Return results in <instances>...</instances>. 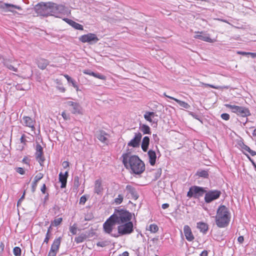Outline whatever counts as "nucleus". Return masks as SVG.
<instances>
[{
	"label": "nucleus",
	"mask_w": 256,
	"mask_h": 256,
	"mask_svg": "<svg viewBox=\"0 0 256 256\" xmlns=\"http://www.w3.org/2000/svg\"><path fill=\"white\" fill-rule=\"evenodd\" d=\"M244 238L243 236H240L238 238V241L240 243L242 244L244 242Z\"/></svg>",
	"instance_id": "54"
},
{
	"label": "nucleus",
	"mask_w": 256,
	"mask_h": 256,
	"mask_svg": "<svg viewBox=\"0 0 256 256\" xmlns=\"http://www.w3.org/2000/svg\"><path fill=\"white\" fill-rule=\"evenodd\" d=\"M148 154L150 164L154 166L156 164V152L154 150H150L148 152Z\"/></svg>",
	"instance_id": "22"
},
{
	"label": "nucleus",
	"mask_w": 256,
	"mask_h": 256,
	"mask_svg": "<svg viewBox=\"0 0 256 256\" xmlns=\"http://www.w3.org/2000/svg\"><path fill=\"white\" fill-rule=\"evenodd\" d=\"M43 176L44 175L42 173H38L35 176L32 186V192H34L36 191L38 182L43 178Z\"/></svg>",
	"instance_id": "25"
},
{
	"label": "nucleus",
	"mask_w": 256,
	"mask_h": 256,
	"mask_svg": "<svg viewBox=\"0 0 256 256\" xmlns=\"http://www.w3.org/2000/svg\"><path fill=\"white\" fill-rule=\"evenodd\" d=\"M25 194H26V192L24 190V193H23V194H22V196L19 198V200L18 201V202H17V206H20L22 202V200L24 198Z\"/></svg>",
	"instance_id": "44"
},
{
	"label": "nucleus",
	"mask_w": 256,
	"mask_h": 256,
	"mask_svg": "<svg viewBox=\"0 0 256 256\" xmlns=\"http://www.w3.org/2000/svg\"><path fill=\"white\" fill-rule=\"evenodd\" d=\"M168 207H169V204H167V203L164 204L162 206V208L163 209H166V208H168Z\"/></svg>",
	"instance_id": "62"
},
{
	"label": "nucleus",
	"mask_w": 256,
	"mask_h": 256,
	"mask_svg": "<svg viewBox=\"0 0 256 256\" xmlns=\"http://www.w3.org/2000/svg\"><path fill=\"white\" fill-rule=\"evenodd\" d=\"M41 192H42V194H45L46 193V186L45 184H44L42 186V187L41 189Z\"/></svg>",
	"instance_id": "58"
},
{
	"label": "nucleus",
	"mask_w": 256,
	"mask_h": 256,
	"mask_svg": "<svg viewBox=\"0 0 256 256\" xmlns=\"http://www.w3.org/2000/svg\"><path fill=\"white\" fill-rule=\"evenodd\" d=\"M247 158H248V160L252 162V165L254 166V170L256 169V164L254 162V160L250 158V157L248 155H246Z\"/></svg>",
	"instance_id": "53"
},
{
	"label": "nucleus",
	"mask_w": 256,
	"mask_h": 256,
	"mask_svg": "<svg viewBox=\"0 0 256 256\" xmlns=\"http://www.w3.org/2000/svg\"><path fill=\"white\" fill-rule=\"evenodd\" d=\"M150 144V138L148 136H145L142 140L141 148L144 152H146L148 150Z\"/></svg>",
	"instance_id": "29"
},
{
	"label": "nucleus",
	"mask_w": 256,
	"mask_h": 256,
	"mask_svg": "<svg viewBox=\"0 0 256 256\" xmlns=\"http://www.w3.org/2000/svg\"><path fill=\"white\" fill-rule=\"evenodd\" d=\"M23 122H22V124L26 126L32 128H34V122L32 120V118L29 116H24L22 118Z\"/></svg>",
	"instance_id": "23"
},
{
	"label": "nucleus",
	"mask_w": 256,
	"mask_h": 256,
	"mask_svg": "<svg viewBox=\"0 0 256 256\" xmlns=\"http://www.w3.org/2000/svg\"><path fill=\"white\" fill-rule=\"evenodd\" d=\"M118 256H129V253L126 251L123 252L122 254H120Z\"/></svg>",
	"instance_id": "61"
},
{
	"label": "nucleus",
	"mask_w": 256,
	"mask_h": 256,
	"mask_svg": "<svg viewBox=\"0 0 256 256\" xmlns=\"http://www.w3.org/2000/svg\"><path fill=\"white\" fill-rule=\"evenodd\" d=\"M57 252H52L50 250L48 256H56Z\"/></svg>",
	"instance_id": "59"
},
{
	"label": "nucleus",
	"mask_w": 256,
	"mask_h": 256,
	"mask_svg": "<svg viewBox=\"0 0 256 256\" xmlns=\"http://www.w3.org/2000/svg\"><path fill=\"white\" fill-rule=\"evenodd\" d=\"M208 252L206 250H203L200 254V256H208Z\"/></svg>",
	"instance_id": "56"
},
{
	"label": "nucleus",
	"mask_w": 256,
	"mask_h": 256,
	"mask_svg": "<svg viewBox=\"0 0 256 256\" xmlns=\"http://www.w3.org/2000/svg\"><path fill=\"white\" fill-rule=\"evenodd\" d=\"M21 252V249L18 246L14 248L13 252L15 256H20Z\"/></svg>",
	"instance_id": "38"
},
{
	"label": "nucleus",
	"mask_w": 256,
	"mask_h": 256,
	"mask_svg": "<svg viewBox=\"0 0 256 256\" xmlns=\"http://www.w3.org/2000/svg\"><path fill=\"white\" fill-rule=\"evenodd\" d=\"M196 33L197 34L195 35V36H194V38L208 42H214V40H212L210 38V35L208 34H206L202 32H198Z\"/></svg>",
	"instance_id": "15"
},
{
	"label": "nucleus",
	"mask_w": 256,
	"mask_h": 256,
	"mask_svg": "<svg viewBox=\"0 0 256 256\" xmlns=\"http://www.w3.org/2000/svg\"><path fill=\"white\" fill-rule=\"evenodd\" d=\"M197 228L200 230V232H202L204 234H206L208 228V225L204 222H198Z\"/></svg>",
	"instance_id": "30"
},
{
	"label": "nucleus",
	"mask_w": 256,
	"mask_h": 256,
	"mask_svg": "<svg viewBox=\"0 0 256 256\" xmlns=\"http://www.w3.org/2000/svg\"><path fill=\"white\" fill-rule=\"evenodd\" d=\"M86 238V236L85 234H82L80 236L76 237L74 240L77 244H80Z\"/></svg>",
	"instance_id": "35"
},
{
	"label": "nucleus",
	"mask_w": 256,
	"mask_h": 256,
	"mask_svg": "<svg viewBox=\"0 0 256 256\" xmlns=\"http://www.w3.org/2000/svg\"><path fill=\"white\" fill-rule=\"evenodd\" d=\"M170 99L176 101L181 107L186 109L189 108L190 107V106L188 103L184 101H182L174 98H170Z\"/></svg>",
	"instance_id": "33"
},
{
	"label": "nucleus",
	"mask_w": 256,
	"mask_h": 256,
	"mask_svg": "<svg viewBox=\"0 0 256 256\" xmlns=\"http://www.w3.org/2000/svg\"><path fill=\"white\" fill-rule=\"evenodd\" d=\"M64 77L67 80L68 82L71 83L72 86L76 89V90H78V86L76 84V82L72 79L70 76L66 74L64 75Z\"/></svg>",
	"instance_id": "32"
},
{
	"label": "nucleus",
	"mask_w": 256,
	"mask_h": 256,
	"mask_svg": "<svg viewBox=\"0 0 256 256\" xmlns=\"http://www.w3.org/2000/svg\"><path fill=\"white\" fill-rule=\"evenodd\" d=\"M62 116L64 120H68L70 119V116L66 114L64 112H63L62 114Z\"/></svg>",
	"instance_id": "51"
},
{
	"label": "nucleus",
	"mask_w": 256,
	"mask_h": 256,
	"mask_svg": "<svg viewBox=\"0 0 256 256\" xmlns=\"http://www.w3.org/2000/svg\"><path fill=\"white\" fill-rule=\"evenodd\" d=\"M195 176H198V178H208L209 176V172L208 170L199 169L196 173Z\"/></svg>",
	"instance_id": "27"
},
{
	"label": "nucleus",
	"mask_w": 256,
	"mask_h": 256,
	"mask_svg": "<svg viewBox=\"0 0 256 256\" xmlns=\"http://www.w3.org/2000/svg\"><path fill=\"white\" fill-rule=\"evenodd\" d=\"M74 186L78 188L80 186V178L78 176H76L74 178Z\"/></svg>",
	"instance_id": "42"
},
{
	"label": "nucleus",
	"mask_w": 256,
	"mask_h": 256,
	"mask_svg": "<svg viewBox=\"0 0 256 256\" xmlns=\"http://www.w3.org/2000/svg\"><path fill=\"white\" fill-rule=\"evenodd\" d=\"M62 166L64 168H66L69 166V163L67 161H64L62 162Z\"/></svg>",
	"instance_id": "55"
},
{
	"label": "nucleus",
	"mask_w": 256,
	"mask_h": 256,
	"mask_svg": "<svg viewBox=\"0 0 256 256\" xmlns=\"http://www.w3.org/2000/svg\"><path fill=\"white\" fill-rule=\"evenodd\" d=\"M119 224L117 228H115L116 226H112L110 227V230L107 226L104 227V231L106 234L116 238L121 236L130 234L134 232V224L130 221Z\"/></svg>",
	"instance_id": "3"
},
{
	"label": "nucleus",
	"mask_w": 256,
	"mask_h": 256,
	"mask_svg": "<svg viewBox=\"0 0 256 256\" xmlns=\"http://www.w3.org/2000/svg\"><path fill=\"white\" fill-rule=\"evenodd\" d=\"M36 152L35 153V155L36 159L40 166H42V163L45 160V158L43 156V148L40 144H36Z\"/></svg>",
	"instance_id": "11"
},
{
	"label": "nucleus",
	"mask_w": 256,
	"mask_h": 256,
	"mask_svg": "<svg viewBox=\"0 0 256 256\" xmlns=\"http://www.w3.org/2000/svg\"><path fill=\"white\" fill-rule=\"evenodd\" d=\"M155 116H157V115L153 112H146L144 115V119L146 120L152 122V126H153L154 127H156L157 126L158 122V120L154 118Z\"/></svg>",
	"instance_id": "12"
},
{
	"label": "nucleus",
	"mask_w": 256,
	"mask_h": 256,
	"mask_svg": "<svg viewBox=\"0 0 256 256\" xmlns=\"http://www.w3.org/2000/svg\"><path fill=\"white\" fill-rule=\"evenodd\" d=\"M248 55H250L252 58H254L256 56V53L248 52Z\"/></svg>",
	"instance_id": "63"
},
{
	"label": "nucleus",
	"mask_w": 256,
	"mask_h": 256,
	"mask_svg": "<svg viewBox=\"0 0 256 256\" xmlns=\"http://www.w3.org/2000/svg\"><path fill=\"white\" fill-rule=\"evenodd\" d=\"M149 230L152 232H156L158 230V228L156 224H151L149 226Z\"/></svg>",
	"instance_id": "37"
},
{
	"label": "nucleus",
	"mask_w": 256,
	"mask_h": 256,
	"mask_svg": "<svg viewBox=\"0 0 256 256\" xmlns=\"http://www.w3.org/2000/svg\"><path fill=\"white\" fill-rule=\"evenodd\" d=\"M50 234H46L45 238L44 241V243L48 244L50 238Z\"/></svg>",
	"instance_id": "50"
},
{
	"label": "nucleus",
	"mask_w": 256,
	"mask_h": 256,
	"mask_svg": "<svg viewBox=\"0 0 256 256\" xmlns=\"http://www.w3.org/2000/svg\"><path fill=\"white\" fill-rule=\"evenodd\" d=\"M63 20L64 22H66V23L69 24L70 25V24H71L72 22L73 21L72 20L68 19V18H64L63 19Z\"/></svg>",
	"instance_id": "60"
},
{
	"label": "nucleus",
	"mask_w": 256,
	"mask_h": 256,
	"mask_svg": "<svg viewBox=\"0 0 256 256\" xmlns=\"http://www.w3.org/2000/svg\"><path fill=\"white\" fill-rule=\"evenodd\" d=\"M68 106L70 107V110L72 114H79L81 113L82 108L79 104L72 101H68L66 102Z\"/></svg>",
	"instance_id": "13"
},
{
	"label": "nucleus",
	"mask_w": 256,
	"mask_h": 256,
	"mask_svg": "<svg viewBox=\"0 0 256 256\" xmlns=\"http://www.w3.org/2000/svg\"><path fill=\"white\" fill-rule=\"evenodd\" d=\"M84 74L92 76L96 78H98L100 80H104L106 78V76L98 72H93L90 71V70H86L84 72Z\"/></svg>",
	"instance_id": "28"
},
{
	"label": "nucleus",
	"mask_w": 256,
	"mask_h": 256,
	"mask_svg": "<svg viewBox=\"0 0 256 256\" xmlns=\"http://www.w3.org/2000/svg\"><path fill=\"white\" fill-rule=\"evenodd\" d=\"M126 190L128 194H130L131 196L134 200H137L139 196L136 189L130 185H127L126 187Z\"/></svg>",
	"instance_id": "19"
},
{
	"label": "nucleus",
	"mask_w": 256,
	"mask_h": 256,
	"mask_svg": "<svg viewBox=\"0 0 256 256\" xmlns=\"http://www.w3.org/2000/svg\"><path fill=\"white\" fill-rule=\"evenodd\" d=\"M122 158L125 168L131 170L132 173L140 174L144 171L145 164L138 156L126 152L122 154Z\"/></svg>",
	"instance_id": "1"
},
{
	"label": "nucleus",
	"mask_w": 256,
	"mask_h": 256,
	"mask_svg": "<svg viewBox=\"0 0 256 256\" xmlns=\"http://www.w3.org/2000/svg\"><path fill=\"white\" fill-rule=\"evenodd\" d=\"M132 218V214L126 210L116 209L114 213L104 223L103 228L107 226L110 230V227L116 224H122L130 221Z\"/></svg>",
	"instance_id": "2"
},
{
	"label": "nucleus",
	"mask_w": 256,
	"mask_h": 256,
	"mask_svg": "<svg viewBox=\"0 0 256 256\" xmlns=\"http://www.w3.org/2000/svg\"><path fill=\"white\" fill-rule=\"evenodd\" d=\"M240 146L242 151L245 155H248L246 153V152H248L252 156H254L256 155V152L252 150L248 146H246L244 143L242 142V144H240Z\"/></svg>",
	"instance_id": "21"
},
{
	"label": "nucleus",
	"mask_w": 256,
	"mask_h": 256,
	"mask_svg": "<svg viewBox=\"0 0 256 256\" xmlns=\"http://www.w3.org/2000/svg\"><path fill=\"white\" fill-rule=\"evenodd\" d=\"M78 39L83 43L88 42L90 44H95L99 40L96 35L93 33L82 35Z\"/></svg>",
	"instance_id": "10"
},
{
	"label": "nucleus",
	"mask_w": 256,
	"mask_h": 256,
	"mask_svg": "<svg viewBox=\"0 0 256 256\" xmlns=\"http://www.w3.org/2000/svg\"><path fill=\"white\" fill-rule=\"evenodd\" d=\"M152 136H153L154 139L155 141H156L157 140H159L156 134H153Z\"/></svg>",
	"instance_id": "64"
},
{
	"label": "nucleus",
	"mask_w": 256,
	"mask_h": 256,
	"mask_svg": "<svg viewBox=\"0 0 256 256\" xmlns=\"http://www.w3.org/2000/svg\"><path fill=\"white\" fill-rule=\"evenodd\" d=\"M123 200V196L121 194H118V198H116L114 200V202L117 204H120Z\"/></svg>",
	"instance_id": "41"
},
{
	"label": "nucleus",
	"mask_w": 256,
	"mask_h": 256,
	"mask_svg": "<svg viewBox=\"0 0 256 256\" xmlns=\"http://www.w3.org/2000/svg\"><path fill=\"white\" fill-rule=\"evenodd\" d=\"M61 240V237H58V238L54 239L52 244L51 246L50 250L52 252H58L60 247Z\"/></svg>",
	"instance_id": "20"
},
{
	"label": "nucleus",
	"mask_w": 256,
	"mask_h": 256,
	"mask_svg": "<svg viewBox=\"0 0 256 256\" xmlns=\"http://www.w3.org/2000/svg\"><path fill=\"white\" fill-rule=\"evenodd\" d=\"M139 128L144 134L151 133L150 126L146 124H140Z\"/></svg>",
	"instance_id": "31"
},
{
	"label": "nucleus",
	"mask_w": 256,
	"mask_h": 256,
	"mask_svg": "<svg viewBox=\"0 0 256 256\" xmlns=\"http://www.w3.org/2000/svg\"><path fill=\"white\" fill-rule=\"evenodd\" d=\"M162 174V169L160 168L157 170L156 172V178H159Z\"/></svg>",
	"instance_id": "52"
},
{
	"label": "nucleus",
	"mask_w": 256,
	"mask_h": 256,
	"mask_svg": "<svg viewBox=\"0 0 256 256\" xmlns=\"http://www.w3.org/2000/svg\"><path fill=\"white\" fill-rule=\"evenodd\" d=\"M97 246L100 247H104L106 246V242L104 241L98 242L96 244Z\"/></svg>",
	"instance_id": "48"
},
{
	"label": "nucleus",
	"mask_w": 256,
	"mask_h": 256,
	"mask_svg": "<svg viewBox=\"0 0 256 256\" xmlns=\"http://www.w3.org/2000/svg\"><path fill=\"white\" fill-rule=\"evenodd\" d=\"M5 6L6 8H13L18 9V10H22L21 7H20V6H16V5H14L12 4H5Z\"/></svg>",
	"instance_id": "43"
},
{
	"label": "nucleus",
	"mask_w": 256,
	"mask_h": 256,
	"mask_svg": "<svg viewBox=\"0 0 256 256\" xmlns=\"http://www.w3.org/2000/svg\"><path fill=\"white\" fill-rule=\"evenodd\" d=\"M86 201V198L85 196H81L80 200V204H84Z\"/></svg>",
	"instance_id": "46"
},
{
	"label": "nucleus",
	"mask_w": 256,
	"mask_h": 256,
	"mask_svg": "<svg viewBox=\"0 0 256 256\" xmlns=\"http://www.w3.org/2000/svg\"><path fill=\"white\" fill-rule=\"evenodd\" d=\"M222 192L219 190H210L208 192L206 191L204 196V201L206 203L208 204L218 199Z\"/></svg>",
	"instance_id": "9"
},
{
	"label": "nucleus",
	"mask_w": 256,
	"mask_h": 256,
	"mask_svg": "<svg viewBox=\"0 0 256 256\" xmlns=\"http://www.w3.org/2000/svg\"><path fill=\"white\" fill-rule=\"evenodd\" d=\"M142 138V134L140 132L135 134L134 138L128 142V146L132 148H138Z\"/></svg>",
	"instance_id": "14"
},
{
	"label": "nucleus",
	"mask_w": 256,
	"mask_h": 256,
	"mask_svg": "<svg viewBox=\"0 0 256 256\" xmlns=\"http://www.w3.org/2000/svg\"><path fill=\"white\" fill-rule=\"evenodd\" d=\"M22 162L24 164H29V161L30 160H28V158H27V157H24V158L22 159Z\"/></svg>",
	"instance_id": "57"
},
{
	"label": "nucleus",
	"mask_w": 256,
	"mask_h": 256,
	"mask_svg": "<svg viewBox=\"0 0 256 256\" xmlns=\"http://www.w3.org/2000/svg\"><path fill=\"white\" fill-rule=\"evenodd\" d=\"M220 116L223 120H228L230 118V115L226 113L222 114Z\"/></svg>",
	"instance_id": "45"
},
{
	"label": "nucleus",
	"mask_w": 256,
	"mask_h": 256,
	"mask_svg": "<svg viewBox=\"0 0 256 256\" xmlns=\"http://www.w3.org/2000/svg\"><path fill=\"white\" fill-rule=\"evenodd\" d=\"M206 192V190L204 188L194 186L190 188L186 196L189 198H198L202 196Z\"/></svg>",
	"instance_id": "6"
},
{
	"label": "nucleus",
	"mask_w": 256,
	"mask_h": 256,
	"mask_svg": "<svg viewBox=\"0 0 256 256\" xmlns=\"http://www.w3.org/2000/svg\"><path fill=\"white\" fill-rule=\"evenodd\" d=\"M50 2L40 3L34 6L36 13L40 16L47 17L50 16Z\"/></svg>",
	"instance_id": "8"
},
{
	"label": "nucleus",
	"mask_w": 256,
	"mask_h": 256,
	"mask_svg": "<svg viewBox=\"0 0 256 256\" xmlns=\"http://www.w3.org/2000/svg\"><path fill=\"white\" fill-rule=\"evenodd\" d=\"M62 220V218H55L53 221L51 222V226H57L60 224Z\"/></svg>",
	"instance_id": "36"
},
{
	"label": "nucleus",
	"mask_w": 256,
	"mask_h": 256,
	"mask_svg": "<svg viewBox=\"0 0 256 256\" xmlns=\"http://www.w3.org/2000/svg\"><path fill=\"white\" fill-rule=\"evenodd\" d=\"M70 231L72 234H76L77 232V227L76 224L70 227Z\"/></svg>",
	"instance_id": "40"
},
{
	"label": "nucleus",
	"mask_w": 256,
	"mask_h": 256,
	"mask_svg": "<svg viewBox=\"0 0 256 256\" xmlns=\"http://www.w3.org/2000/svg\"><path fill=\"white\" fill-rule=\"evenodd\" d=\"M50 62L46 59L40 58L37 60L38 67L41 70H44L49 64Z\"/></svg>",
	"instance_id": "26"
},
{
	"label": "nucleus",
	"mask_w": 256,
	"mask_h": 256,
	"mask_svg": "<svg viewBox=\"0 0 256 256\" xmlns=\"http://www.w3.org/2000/svg\"><path fill=\"white\" fill-rule=\"evenodd\" d=\"M108 134L104 130H100L96 134L97 138L104 143H106L108 142Z\"/></svg>",
	"instance_id": "24"
},
{
	"label": "nucleus",
	"mask_w": 256,
	"mask_h": 256,
	"mask_svg": "<svg viewBox=\"0 0 256 256\" xmlns=\"http://www.w3.org/2000/svg\"><path fill=\"white\" fill-rule=\"evenodd\" d=\"M225 106L226 108H230L232 112L236 113L238 116H241L242 117L246 118L251 114L248 108L246 107L232 105L230 104H226Z\"/></svg>",
	"instance_id": "7"
},
{
	"label": "nucleus",
	"mask_w": 256,
	"mask_h": 256,
	"mask_svg": "<svg viewBox=\"0 0 256 256\" xmlns=\"http://www.w3.org/2000/svg\"><path fill=\"white\" fill-rule=\"evenodd\" d=\"M70 26H71L72 28H74L76 30H84V27L82 24L77 23L74 20L72 22L71 24H70Z\"/></svg>",
	"instance_id": "34"
},
{
	"label": "nucleus",
	"mask_w": 256,
	"mask_h": 256,
	"mask_svg": "<svg viewBox=\"0 0 256 256\" xmlns=\"http://www.w3.org/2000/svg\"><path fill=\"white\" fill-rule=\"evenodd\" d=\"M50 16L62 18L68 13V8L64 5L50 2Z\"/></svg>",
	"instance_id": "5"
},
{
	"label": "nucleus",
	"mask_w": 256,
	"mask_h": 256,
	"mask_svg": "<svg viewBox=\"0 0 256 256\" xmlns=\"http://www.w3.org/2000/svg\"><path fill=\"white\" fill-rule=\"evenodd\" d=\"M68 176V172H66L64 174L60 172L59 174V182L61 183L60 188H65L66 186L67 178Z\"/></svg>",
	"instance_id": "17"
},
{
	"label": "nucleus",
	"mask_w": 256,
	"mask_h": 256,
	"mask_svg": "<svg viewBox=\"0 0 256 256\" xmlns=\"http://www.w3.org/2000/svg\"><path fill=\"white\" fill-rule=\"evenodd\" d=\"M94 190V192L98 195L102 196V194L104 188L100 179H98L95 181Z\"/></svg>",
	"instance_id": "16"
},
{
	"label": "nucleus",
	"mask_w": 256,
	"mask_h": 256,
	"mask_svg": "<svg viewBox=\"0 0 256 256\" xmlns=\"http://www.w3.org/2000/svg\"><path fill=\"white\" fill-rule=\"evenodd\" d=\"M16 172L20 174H24L25 173V171L24 168L20 167L16 168Z\"/></svg>",
	"instance_id": "47"
},
{
	"label": "nucleus",
	"mask_w": 256,
	"mask_h": 256,
	"mask_svg": "<svg viewBox=\"0 0 256 256\" xmlns=\"http://www.w3.org/2000/svg\"><path fill=\"white\" fill-rule=\"evenodd\" d=\"M25 137H26L25 135L24 134H23L20 138V142L24 144H26V142H27Z\"/></svg>",
	"instance_id": "49"
},
{
	"label": "nucleus",
	"mask_w": 256,
	"mask_h": 256,
	"mask_svg": "<svg viewBox=\"0 0 256 256\" xmlns=\"http://www.w3.org/2000/svg\"><path fill=\"white\" fill-rule=\"evenodd\" d=\"M184 234L186 239L188 241L192 242L194 240V236L192 234L190 227L186 225L184 226Z\"/></svg>",
	"instance_id": "18"
},
{
	"label": "nucleus",
	"mask_w": 256,
	"mask_h": 256,
	"mask_svg": "<svg viewBox=\"0 0 256 256\" xmlns=\"http://www.w3.org/2000/svg\"><path fill=\"white\" fill-rule=\"evenodd\" d=\"M230 220L229 210L224 205L220 206L217 210L216 216V224L220 228H226Z\"/></svg>",
	"instance_id": "4"
},
{
	"label": "nucleus",
	"mask_w": 256,
	"mask_h": 256,
	"mask_svg": "<svg viewBox=\"0 0 256 256\" xmlns=\"http://www.w3.org/2000/svg\"><path fill=\"white\" fill-rule=\"evenodd\" d=\"M4 64L9 70H12L14 72H18V68L12 66L11 64L7 62H5Z\"/></svg>",
	"instance_id": "39"
}]
</instances>
